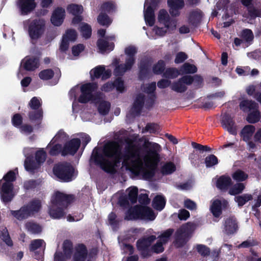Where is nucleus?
<instances>
[{
  "mask_svg": "<svg viewBox=\"0 0 261 261\" xmlns=\"http://www.w3.org/2000/svg\"><path fill=\"white\" fill-rule=\"evenodd\" d=\"M122 147L115 141H109L103 146L102 153L99 151L98 147L93 151L91 158L95 164L99 166L105 172L114 173L115 167L119 164L122 159Z\"/></svg>",
  "mask_w": 261,
  "mask_h": 261,
  "instance_id": "obj_1",
  "label": "nucleus"
},
{
  "mask_svg": "<svg viewBox=\"0 0 261 261\" xmlns=\"http://www.w3.org/2000/svg\"><path fill=\"white\" fill-rule=\"evenodd\" d=\"M75 197L59 191H56L51 198L48 213L53 219H60L66 215L65 210L73 202Z\"/></svg>",
  "mask_w": 261,
  "mask_h": 261,
  "instance_id": "obj_2",
  "label": "nucleus"
},
{
  "mask_svg": "<svg viewBox=\"0 0 261 261\" xmlns=\"http://www.w3.org/2000/svg\"><path fill=\"white\" fill-rule=\"evenodd\" d=\"M42 207L41 201L38 198H34L27 204L21 206L19 210H11V214L19 221L23 220L34 216L38 213Z\"/></svg>",
  "mask_w": 261,
  "mask_h": 261,
  "instance_id": "obj_3",
  "label": "nucleus"
},
{
  "mask_svg": "<svg viewBox=\"0 0 261 261\" xmlns=\"http://www.w3.org/2000/svg\"><path fill=\"white\" fill-rule=\"evenodd\" d=\"M98 88L96 83H88L81 86V94L78 98V101L81 103H86L90 101L99 100L101 99V93L95 92Z\"/></svg>",
  "mask_w": 261,
  "mask_h": 261,
  "instance_id": "obj_4",
  "label": "nucleus"
},
{
  "mask_svg": "<svg viewBox=\"0 0 261 261\" xmlns=\"http://www.w3.org/2000/svg\"><path fill=\"white\" fill-rule=\"evenodd\" d=\"M53 171L54 174L61 181L69 182L73 179L74 168L70 163L64 162L55 165Z\"/></svg>",
  "mask_w": 261,
  "mask_h": 261,
  "instance_id": "obj_5",
  "label": "nucleus"
},
{
  "mask_svg": "<svg viewBox=\"0 0 261 261\" xmlns=\"http://www.w3.org/2000/svg\"><path fill=\"white\" fill-rule=\"evenodd\" d=\"M28 21V32L29 36L32 41H37L41 38L45 30V21L43 19L36 18Z\"/></svg>",
  "mask_w": 261,
  "mask_h": 261,
  "instance_id": "obj_6",
  "label": "nucleus"
},
{
  "mask_svg": "<svg viewBox=\"0 0 261 261\" xmlns=\"http://www.w3.org/2000/svg\"><path fill=\"white\" fill-rule=\"evenodd\" d=\"M152 63L153 59L151 57H145L141 59L138 65V76L139 80L143 81L149 77Z\"/></svg>",
  "mask_w": 261,
  "mask_h": 261,
  "instance_id": "obj_7",
  "label": "nucleus"
},
{
  "mask_svg": "<svg viewBox=\"0 0 261 261\" xmlns=\"http://www.w3.org/2000/svg\"><path fill=\"white\" fill-rule=\"evenodd\" d=\"M156 237L153 235L149 236L147 238L139 239L137 242V247L141 252L143 257H146L150 255L149 248L151 244L155 240Z\"/></svg>",
  "mask_w": 261,
  "mask_h": 261,
  "instance_id": "obj_8",
  "label": "nucleus"
},
{
  "mask_svg": "<svg viewBox=\"0 0 261 261\" xmlns=\"http://www.w3.org/2000/svg\"><path fill=\"white\" fill-rule=\"evenodd\" d=\"M81 144V141L79 138H73L66 142L62 149V155L66 156L68 154L73 155L79 150Z\"/></svg>",
  "mask_w": 261,
  "mask_h": 261,
  "instance_id": "obj_9",
  "label": "nucleus"
},
{
  "mask_svg": "<svg viewBox=\"0 0 261 261\" xmlns=\"http://www.w3.org/2000/svg\"><path fill=\"white\" fill-rule=\"evenodd\" d=\"M221 123L222 127L227 130L230 134H237V126L235 121L229 114L225 113L222 115Z\"/></svg>",
  "mask_w": 261,
  "mask_h": 261,
  "instance_id": "obj_10",
  "label": "nucleus"
},
{
  "mask_svg": "<svg viewBox=\"0 0 261 261\" xmlns=\"http://www.w3.org/2000/svg\"><path fill=\"white\" fill-rule=\"evenodd\" d=\"M17 6L21 15H27L33 12L37 6L35 0H18Z\"/></svg>",
  "mask_w": 261,
  "mask_h": 261,
  "instance_id": "obj_11",
  "label": "nucleus"
},
{
  "mask_svg": "<svg viewBox=\"0 0 261 261\" xmlns=\"http://www.w3.org/2000/svg\"><path fill=\"white\" fill-rule=\"evenodd\" d=\"M158 20L160 23H163L167 29L174 30L176 28V21L171 19L168 12L165 9L160 10Z\"/></svg>",
  "mask_w": 261,
  "mask_h": 261,
  "instance_id": "obj_12",
  "label": "nucleus"
},
{
  "mask_svg": "<svg viewBox=\"0 0 261 261\" xmlns=\"http://www.w3.org/2000/svg\"><path fill=\"white\" fill-rule=\"evenodd\" d=\"M88 249L86 245L81 243L74 247L72 261H86L88 256Z\"/></svg>",
  "mask_w": 261,
  "mask_h": 261,
  "instance_id": "obj_13",
  "label": "nucleus"
},
{
  "mask_svg": "<svg viewBox=\"0 0 261 261\" xmlns=\"http://www.w3.org/2000/svg\"><path fill=\"white\" fill-rule=\"evenodd\" d=\"M23 68L26 71H33L38 68L40 65L38 57L32 56L26 57L21 62Z\"/></svg>",
  "mask_w": 261,
  "mask_h": 261,
  "instance_id": "obj_14",
  "label": "nucleus"
},
{
  "mask_svg": "<svg viewBox=\"0 0 261 261\" xmlns=\"http://www.w3.org/2000/svg\"><path fill=\"white\" fill-rule=\"evenodd\" d=\"M189 240V234L183 227L178 230L175 234L174 244L176 248L183 247Z\"/></svg>",
  "mask_w": 261,
  "mask_h": 261,
  "instance_id": "obj_15",
  "label": "nucleus"
},
{
  "mask_svg": "<svg viewBox=\"0 0 261 261\" xmlns=\"http://www.w3.org/2000/svg\"><path fill=\"white\" fill-rule=\"evenodd\" d=\"M167 4L170 8V14L173 17L179 16V10L185 6L184 0H167Z\"/></svg>",
  "mask_w": 261,
  "mask_h": 261,
  "instance_id": "obj_16",
  "label": "nucleus"
},
{
  "mask_svg": "<svg viewBox=\"0 0 261 261\" xmlns=\"http://www.w3.org/2000/svg\"><path fill=\"white\" fill-rule=\"evenodd\" d=\"M224 230L227 235L236 233L238 229L237 219L234 216H230L226 218L224 223Z\"/></svg>",
  "mask_w": 261,
  "mask_h": 261,
  "instance_id": "obj_17",
  "label": "nucleus"
},
{
  "mask_svg": "<svg viewBox=\"0 0 261 261\" xmlns=\"http://www.w3.org/2000/svg\"><path fill=\"white\" fill-rule=\"evenodd\" d=\"M231 178L228 175L219 176L216 183V187L222 191H226L232 186Z\"/></svg>",
  "mask_w": 261,
  "mask_h": 261,
  "instance_id": "obj_18",
  "label": "nucleus"
},
{
  "mask_svg": "<svg viewBox=\"0 0 261 261\" xmlns=\"http://www.w3.org/2000/svg\"><path fill=\"white\" fill-rule=\"evenodd\" d=\"M65 10L62 7L57 8L53 12L50 21L55 26H60L64 21L65 15Z\"/></svg>",
  "mask_w": 261,
  "mask_h": 261,
  "instance_id": "obj_19",
  "label": "nucleus"
},
{
  "mask_svg": "<svg viewBox=\"0 0 261 261\" xmlns=\"http://www.w3.org/2000/svg\"><path fill=\"white\" fill-rule=\"evenodd\" d=\"M145 103V96L141 93L137 95L131 109V113L135 116L140 115Z\"/></svg>",
  "mask_w": 261,
  "mask_h": 261,
  "instance_id": "obj_20",
  "label": "nucleus"
},
{
  "mask_svg": "<svg viewBox=\"0 0 261 261\" xmlns=\"http://www.w3.org/2000/svg\"><path fill=\"white\" fill-rule=\"evenodd\" d=\"M228 202L226 200H224L223 204L219 199H216L213 201L210 207L211 212L215 218H219L222 214V206L224 207L227 206Z\"/></svg>",
  "mask_w": 261,
  "mask_h": 261,
  "instance_id": "obj_21",
  "label": "nucleus"
},
{
  "mask_svg": "<svg viewBox=\"0 0 261 261\" xmlns=\"http://www.w3.org/2000/svg\"><path fill=\"white\" fill-rule=\"evenodd\" d=\"M143 146L147 150L148 155L159 158V152L161 150V147L159 144L148 141L144 143Z\"/></svg>",
  "mask_w": 261,
  "mask_h": 261,
  "instance_id": "obj_22",
  "label": "nucleus"
},
{
  "mask_svg": "<svg viewBox=\"0 0 261 261\" xmlns=\"http://www.w3.org/2000/svg\"><path fill=\"white\" fill-rule=\"evenodd\" d=\"M139 156V150L135 148V146L129 145L125 147L124 154H122V159L125 163L132 159L138 158Z\"/></svg>",
  "mask_w": 261,
  "mask_h": 261,
  "instance_id": "obj_23",
  "label": "nucleus"
},
{
  "mask_svg": "<svg viewBox=\"0 0 261 261\" xmlns=\"http://www.w3.org/2000/svg\"><path fill=\"white\" fill-rule=\"evenodd\" d=\"M156 215L150 207L140 205V220L152 221L155 219Z\"/></svg>",
  "mask_w": 261,
  "mask_h": 261,
  "instance_id": "obj_24",
  "label": "nucleus"
},
{
  "mask_svg": "<svg viewBox=\"0 0 261 261\" xmlns=\"http://www.w3.org/2000/svg\"><path fill=\"white\" fill-rule=\"evenodd\" d=\"M202 17V12L200 10H193L189 13L188 22L190 25L196 28L200 24Z\"/></svg>",
  "mask_w": 261,
  "mask_h": 261,
  "instance_id": "obj_25",
  "label": "nucleus"
},
{
  "mask_svg": "<svg viewBox=\"0 0 261 261\" xmlns=\"http://www.w3.org/2000/svg\"><path fill=\"white\" fill-rule=\"evenodd\" d=\"M28 115L31 122L36 123L38 125H39L41 123L43 119V109L31 110V111L29 112Z\"/></svg>",
  "mask_w": 261,
  "mask_h": 261,
  "instance_id": "obj_26",
  "label": "nucleus"
},
{
  "mask_svg": "<svg viewBox=\"0 0 261 261\" xmlns=\"http://www.w3.org/2000/svg\"><path fill=\"white\" fill-rule=\"evenodd\" d=\"M24 166L25 170L31 173H34L35 171L40 167V164L35 160L33 155L26 158Z\"/></svg>",
  "mask_w": 261,
  "mask_h": 261,
  "instance_id": "obj_27",
  "label": "nucleus"
},
{
  "mask_svg": "<svg viewBox=\"0 0 261 261\" xmlns=\"http://www.w3.org/2000/svg\"><path fill=\"white\" fill-rule=\"evenodd\" d=\"M97 46L99 49V52L104 54L107 51H111L113 50L115 47L113 42L109 43L108 40L102 38H99L97 41Z\"/></svg>",
  "mask_w": 261,
  "mask_h": 261,
  "instance_id": "obj_28",
  "label": "nucleus"
},
{
  "mask_svg": "<svg viewBox=\"0 0 261 261\" xmlns=\"http://www.w3.org/2000/svg\"><path fill=\"white\" fill-rule=\"evenodd\" d=\"M140 205H137L129 208L126 212L124 219L134 220L140 219Z\"/></svg>",
  "mask_w": 261,
  "mask_h": 261,
  "instance_id": "obj_29",
  "label": "nucleus"
},
{
  "mask_svg": "<svg viewBox=\"0 0 261 261\" xmlns=\"http://www.w3.org/2000/svg\"><path fill=\"white\" fill-rule=\"evenodd\" d=\"M255 130V127L252 125H246L242 129L240 135L243 140L245 142L249 141Z\"/></svg>",
  "mask_w": 261,
  "mask_h": 261,
  "instance_id": "obj_30",
  "label": "nucleus"
},
{
  "mask_svg": "<svg viewBox=\"0 0 261 261\" xmlns=\"http://www.w3.org/2000/svg\"><path fill=\"white\" fill-rule=\"evenodd\" d=\"M240 108L244 112H249L258 109V105L252 100L244 99L240 103Z\"/></svg>",
  "mask_w": 261,
  "mask_h": 261,
  "instance_id": "obj_31",
  "label": "nucleus"
},
{
  "mask_svg": "<svg viewBox=\"0 0 261 261\" xmlns=\"http://www.w3.org/2000/svg\"><path fill=\"white\" fill-rule=\"evenodd\" d=\"M144 19L147 25L152 27L155 23L154 11L150 7H147L144 11Z\"/></svg>",
  "mask_w": 261,
  "mask_h": 261,
  "instance_id": "obj_32",
  "label": "nucleus"
},
{
  "mask_svg": "<svg viewBox=\"0 0 261 261\" xmlns=\"http://www.w3.org/2000/svg\"><path fill=\"white\" fill-rule=\"evenodd\" d=\"M146 166L147 168L142 171V175L144 179L150 180L155 175L156 165L151 164L146 165Z\"/></svg>",
  "mask_w": 261,
  "mask_h": 261,
  "instance_id": "obj_33",
  "label": "nucleus"
},
{
  "mask_svg": "<svg viewBox=\"0 0 261 261\" xmlns=\"http://www.w3.org/2000/svg\"><path fill=\"white\" fill-rule=\"evenodd\" d=\"M166 202V199L163 196L156 195L153 199L152 205L154 209L161 211L165 207Z\"/></svg>",
  "mask_w": 261,
  "mask_h": 261,
  "instance_id": "obj_34",
  "label": "nucleus"
},
{
  "mask_svg": "<svg viewBox=\"0 0 261 261\" xmlns=\"http://www.w3.org/2000/svg\"><path fill=\"white\" fill-rule=\"evenodd\" d=\"M0 238L8 246L11 247L13 243L10 238L8 230L6 227L4 226H0Z\"/></svg>",
  "mask_w": 261,
  "mask_h": 261,
  "instance_id": "obj_35",
  "label": "nucleus"
},
{
  "mask_svg": "<svg viewBox=\"0 0 261 261\" xmlns=\"http://www.w3.org/2000/svg\"><path fill=\"white\" fill-rule=\"evenodd\" d=\"M128 169L135 175L138 176L140 174L142 168V164L138 160H132Z\"/></svg>",
  "mask_w": 261,
  "mask_h": 261,
  "instance_id": "obj_36",
  "label": "nucleus"
},
{
  "mask_svg": "<svg viewBox=\"0 0 261 261\" xmlns=\"http://www.w3.org/2000/svg\"><path fill=\"white\" fill-rule=\"evenodd\" d=\"M176 170V166L172 162L166 163L161 168V173L163 175H169L173 173Z\"/></svg>",
  "mask_w": 261,
  "mask_h": 261,
  "instance_id": "obj_37",
  "label": "nucleus"
},
{
  "mask_svg": "<svg viewBox=\"0 0 261 261\" xmlns=\"http://www.w3.org/2000/svg\"><path fill=\"white\" fill-rule=\"evenodd\" d=\"M98 23L102 26L108 27L112 21L110 17L105 12H101L97 18Z\"/></svg>",
  "mask_w": 261,
  "mask_h": 261,
  "instance_id": "obj_38",
  "label": "nucleus"
},
{
  "mask_svg": "<svg viewBox=\"0 0 261 261\" xmlns=\"http://www.w3.org/2000/svg\"><path fill=\"white\" fill-rule=\"evenodd\" d=\"M25 227L27 230L33 234H38L42 231L41 226L33 222H28L25 224Z\"/></svg>",
  "mask_w": 261,
  "mask_h": 261,
  "instance_id": "obj_39",
  "label": "nucleus"
},
{
  "mask_svg": "<svg viewBox=\"0 0 261 261\" xmlns=\"http://www.w3.org/2000/svg\"><path fill=\"white\" fill-rule=\"evenodd\" d=\"M253 197L250 194H244L242 195L236 196L235 201L238 203L239 207H242L249 201L252 200Z\"/></svg>",
  "mask_w": 261,
  "mask_h": 261,
  "instance_id": "obj_40",
  "label": "nucleus"
},
{
  "mask_svg": "<svg viewBox=\"0 0 261 261\" xmlns=\"http://www.w3.org/2000/svg\"><path fill=\"white\" fill-rule=\"evenodd\" d=\"M171 89L177 93H184L187 90V87L179 79L177 81L174 82L171 86Z\"/></svg>",
  "mask_w": 261,
  "mask_h": 261,
  "instance_id": "obj_41",
  "label": "nucleus"
},
{
  "mask_svg": "<svg viewBox=\"0 0 261 261\" xmlns=\"http://www.w3.org/2000/svg\"><path fill=\"white\" fill-rule=\"evenodd\" d=\"M245 188L243 183L239 182L234 184L229 188L228 193L231 195H237L243 192Z\"/></svg>",
  "mask_w": 261,
  "mask_h": 261,
  "instance_id": "obj_42",
  "label": "nucleus"
},
{
  "mask_svg": "<svg viewBox=\"0 0 261 261\" xmlns=\"http://www.w3.org/2000/svg\"><path fill=\"white\" fill-rule=\"evenodd\" d=\"M104 70L105 66L103 65H98L92 69L90 72L91 80L93 81L95 79H98L102 77Z\"/></svg>",
  "mask_w": 261,
  "mask_h": 261,
  "instance_id": "obj_43",
  "label": "nucleus"
},
{
  "mask_svg": "<svg viewBox=\"0 0 261 261\" xmlns=\"http://www.w3.org/2000/svg\"><path fill=\"white\" fill-rule=\"evenodd\" d=\"M197 71V67L194 65L189 63H184L180 68L181 74L195 73Z\"/></svg>",
  "mask_w": 261,
  "mask_h": 261,
  "instance_id": "obj_44",
  "label": "nucleus"
},
{
  "mask_svg": "<svg viewBox=\"0 0 261 261\" xmlns=\"http://www.w3.org/2000/svg\"><path fill=\"white\" fill-rule=\"evenodd\" d=\"M80 32L84 38H90L92 35V28L91 25L87 23L83 22L80 27Z\"/></svg>",
  "mask_w": 261,
  "mask_h": 261,
  "instance_id": "obj_45",
  "label": "nucleus"
},
{
  "mask_svg": "<svg viewBox=\"0 0 261 261\" xmlns=\"http://www.w3.org/2000/svg\"><path fill=\"white\" fill-rule=\"evenodd\" d=\"M67 11L73 15L82 14L83 12V7L82 5L75 4L69 5L67 7Z\"/></svg>",
  "mask_w": 261,
  "mask_h": 261,
  "instance_id": "obj_46",
  "label": "nucleus"
},
{
  "mask_svg": "<svg viewBox=\"0 0 261 261\" xmlns=\"http://www.w3.org/2000/svg\"><path fill=\"white\" fill-rule=\"evenodd\" d=\"M179 71L174 67L167 68L163 73V76L167 79H173L178 76Z\"/></svg>",
  "mask_w": 261,
  "mask_h": 261,
  "instance_id": "obj_47",
  "label": "nucleus"
},
{
  "mask_svg": "<svg viewBox=\"0 0 261 261\" xmlns=\"http://www.w3.org/2000/svg\"><path fill=\"white\" fill-rule=\"evenodd\" d=\"M232 178L237 181L242 182L246 180L248 175L241 169H238L232 174Z\"/></svg>",
  "mask_w": 261,
  "mask_h": 261,
  "instance_id": "obj_48",
  "label": "nucleus"
},
{
  "mask_svg": "<svg viewBox=\"0 0 261 261\" xmlns=\"http://www.w3.org/2000/svg\"><path fill=\"white\" fill-rule=\"evenodd\" d=\"M165 67L166 64L165 62L162 60H160L153 66L152 71L155 74H161L164 72Z\"/></svg>",
  "mask_w": 261,
  "mask_h": 261,
  "instance_id": "obj_49",
  "label": "nucleus"
},
{
  "mask_svg": "<svg viewBox=\"0 0 261 261\" xmlns=\"http://www.w3.org/2000/svg\"><path fill=\"white\" fill-rule=\"evenodd\" d=\"M260 118V114L257 109L249 113L246 120L250 123H255L259 121Z\"/></svg>",
  "mask_w": 261,
  "mask_h": 261,
  "instance_id": "obj_50",
  "label": "nucleus"
},
{
  "mask_svg": "<svg viewBox=\"0 0 261 261\" xmlns=\"http://www.w3.org/2000/svg\"><path fill=\"white\" fill-rule=\"evenodd\" d=\"M54 71L51 69L42 70L38 74L39 78L43 81L50 80L54 76Z\"/></svg>",
  "mask_w": 261,
  "mask_h": 261,
  "instance_id": "obj_51",
  "label": "nucleus"
},
{
  "mask_svg": "<svg viewBox=\"0 0 261 261\" xmlns=\"http://www.w3.org/2000/svg\"><path fill=\"white\" fill-rule=\"evenodd\" d=\"M117 215L114 212H111L108 216V221L113 230L118 228L120 220L117 218Z\"/></svg>",
  "mask_w": 261,
  "mask_h": 261,
  "instance_id": "obj_52",
  "label": "nucleus"
},
{
  "mask_svg": "<svg viewBox=\"0 0 261 261\" xmlns=\"http://www.w3.org/2000/svg\"><path fill=\"white\" fill-rule=\"evenodd\" d=\"M241 38L246 42L251 44L254 39L252 31L249 29H244L241 33Z\"/></svg>",
  "mask_w": 261,
  "mask_h": 261,
  "instance_id": "obj_53",
  "label": "nucleus"
},
{
  "mask_svg": "<svg viewBox=\"0 0 261 261\" xmlns=\"http://www.w3.org/2000/svg\"><path fill=\"white\" fill-rule=\"evenodd\" d=\"M248 16L251 19H255L256 17H261V10L256 8L254 5L247 9Z\"/></svg>",
  "mask_w": 261,
  "mask_h": 261,
  "instance_id": "obj_54",
  "label": "nucleus"
},
{
  "mask_svg": "<svg viewBox=\"0 0 261 261\" xmlns=\"http://www.w3.org/2000/svg\"><path fill=\"white\" fill-rule=\"evenodd\" d=\"M110 107L111 103L109 101L103 100L99 103L98 111L100 114L106 115L109 112Z\"/></svg>",
  "mask_w": 261,
  "mask_h": 261,
  "instance_id": "obj_55",
  "label": "nucleus"
},
{
  "mask_svg": "<svg viewBox=\"0 0 261 261\" xmlns=\"http://www.w3.org/2000/svg\"><path fill=\"white\" fill-rule=\"evenodd\" d=\"M28 106L31 110H40L42 108V102L41 99H39L37 97H33L30 100Z\"/></svg>",
  "mask_w": 261,
  "mask_h": 261,
  "instance_id": "obj_56",
  "label": "nucleus"
},
{
  "mask_svg": "<svg viewBox=\"0 0 261 261\" xmlns=\"http://www.w3.org/2000/svg\"><path fill=\"white\" fill-rule=\"evenodd\" d=\"M259 244V242L256 239H250V238L247 240L243 241L241 243L238 247L239 248H250L252 247L258 246Z\"/></svg>",
  "mask_w": 261,
  "mask_h": 261,
  "instance_id": "obj_57",
  "label": "nucleus"
},
{
  "mask_svg": "<svg viewBox=\"0 0 261 261\" xmlns=\"http://www.w3.org/2000/svg\"><path fill=\"white\" fill-rule=\"evenodd\" d=\"M173 232L174 229L172 228H169L166 230L159 236V240L166 244L169 240Z\"/></svg>",
  "mask_w": 261,
  "mask_h": 261,
  "instance_id": "obj_58",
  "label": "nucleus"
},
{
  "mask_svg": "<svg viewBox=\"0 0 261 261\" xmlns=\"http://www.w3.org/2000/svg\"><path fill=\"white\" fill-rule=\"evenodd\" d=\"M73 249V244L70 240H66L63 243V250L65 255L70 256Z\"/></svg>",
  "mask_w": 261,
  "mask_h": 261,
  "instance_id": "obj_59",
  "label": "nucleus"
},
{
  "mask_svg": "<svg viewBox=\"0 0 261 261\" xmlns=\"http://www.w3.org/2000/svg\"><path fill=\"white\" fill-rule=\"evenodd\" d=\"M204 163L206 168H211L218 164V159L214 154H210L205 158Z\"/></svg>",
  "mask_w": 261,
  "mask_h": 261,
  "instance_id": "obj_60",
  "label": "nucleus"
},
{
  "mask_svg": "<svg viewBox=\"0 0 261 261\" xmlns=\"http://www.w3.org/2000/svg\"><path fill=\"white\" fill-rule=\"evenodd\" d=\"M138 195V190L136 187H132L128 191L127 197L129 199V201L132 204H134L137 201Z\"/></svg>",
  "mask_w": 261,
  "mask_h": 261,
  "instance_id": "obj_61",
  "label": "nucleus"
},
{
  "mask_svg": "<svg viewBox=\"0 0 261 261\" xmlns=\"http://www.w3.org/2000/svg\"><path fill=\"white\" fill-rule=\"evenodd\" d=\"M115 9V6L112 2H104L100 7V10L102 12L110 13L114 11Z\"/></svg>",
  "mask_w": 261,
  "mask_h": 261,
  "instance_id": "obj_62",
  "label": "nucleus"
},
{
  "mask_svg": "<svg viewBox=\"0 0 261 261\" xmlns=\"http://www.w3.org/2000/svg\"><path fill=\"white\" fill-rule=\"evenodd\" d=\"M46 158V153L43 149H41L36 152L35 160L40 164V166L41 164L45 162Z\"/></svg>",
  "mask_w": 261,
  "mask_h": 261,
  "instance_id": "obj_63",
  "label": "nucleus"
},
{
  "mask_svg": "<svg viewBox=\"0 0 261 261\" xmlns=\"http://www.w3.org/2000/svg\"><path fill=\"white\" fill-rule=\"evenodd\" d=\"M114 88H115L117 91L122 93L124 90V81L122 78L118 77L116 78L113 82Z\"/></svg>",
  "mask_w": 261,
  "mask_h": 261,
  "instance_id": "obj_64",
  "label": "nucleus"
}]
</instances>
